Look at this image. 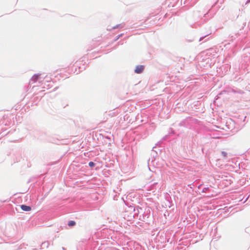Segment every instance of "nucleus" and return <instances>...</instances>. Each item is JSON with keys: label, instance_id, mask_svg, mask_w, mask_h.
Wrapping results in <instances>:
<instances>
[{"label": "nucleus", "instance_id": "1", "mask_svg": "<svg viewBox=\"0 0 250 250\" xmlns=\"http://www.w3.org/2000/svg\"><path fill=\"white\" fill-rule=\"evenodd\" d=\"M144 69V66L143 65H138L136 67L135 72L137 74L142 73Z\"/></svg>", "mask_w": 250, "mask_h": 250}, {"label": "nucleus", "instance_id": "3", "mask_svg": "<svg viewBox=\"0 0 250 250\" xmlns=\"http://www.w3.org/2000/svg\"><path fill=\"white\" fill-rule=\"evenodd\" d=\"M76 225V223L75 221H70L68 223V225L70 227H72V226H74Z\"/></svg>", "mask_w": 250, "mask_h": 250}, {"label": "nucleus", "instance_id": "4", "mask_svg": "<svg viewBox=\"0 0 250 250\" xmlns=\"http://www.w3.org/2000/svg\"><path fill=\"white\" fill-rule=\"evenodd\" d=\"M89 166L91 167H92L95 166V164L93 162H90L89 163Z\"/></svg>", "mask_w": 250, "mask_h": 250}, {"label": "nucleus", "instance_id": "2", "mask_svg": "<svg viewBox=\"0 0 250 250\" xmlns=\"http://www.w3.org/2000/svg\"><path fill=\"white\" fill-rule=\"evenodd\" d=\"M21 208L22 210L25 211H29L31 210V207L26 205H21Z\"/></svg>", "mask_w": 250, "mask_h": 250}, {"label": "nucleus", "instance_id": "5", "mask_svg": "<svg viewBox=\"0 0 250 250\" xmlns=\"http://www.w3.org/2000/svg\"><path fill=\"white\" fill-rule=\"evenodd\" d=\"M222 155L224 156V157H226L227 156V152H225V151H222Z\"/></svg>", "mask_w": 250, "mask_h": 250}]
</instances>
